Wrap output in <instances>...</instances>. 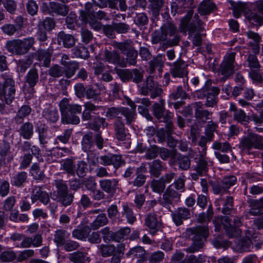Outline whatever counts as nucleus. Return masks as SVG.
<instances>
[{
  "instance_id": "nucleus-1",
  "label": "nucleus",
  "mask_w": 263,
  "mask_h": 263,
  "mask_svg": "<svg viewBox=\"0 0 263 263\" xmlns=\"http://www.w3.org/2000/svg\"><path fill=\"white\" fill-rule=\"evenodd\" d=\"M84 110L82 112V119L83 121H88L91 128L97 131L94 133L90 132L85 134L82 138V149L85 153L92 152L96 150V147L101 150L103 148L104 139L102 136L101 132L99 131L101 126L104 125L105 119L101 118L99 112L96 111L104 109L102 106L95 105L91 102L85 103Z\"/></svg>"
},
{
  "instance_id": "nucleus-2",
  "label": "nucleus",
  "mask_w": 263,
  "mask_h": 263,
  "mask_svg": "<svg viewBox=\"0 0 263 263\" xmlns=\"http://www.w3.org/2000/svg\"><path fill=\"white\" fill-rule=\"evenodd\" d=\"M193 12L189 11L181 20L179 29L181 33L186 34L188 32L189 37L192 41L194 46L199 47L201 45L202 39L201 32L203 30V22L198 14H195L193 18Z\"/></svg>"
},
{
  "instance_id": "nucleus-3",
  "label": "nucleus",
  "mask_w": 263,
  "mask_h": 263,
  "mask_svg": "<svg viewBox=\"0 0 263 263\" xmlns=\"http://www.w3.org/2000/svg\"><path fill=\"white\" fill-rule=\"evenodd\" d=\"M68 101L61 100L59 103L61 122L64 124H78L80 120L77 114L81 112L82 107L77 104H70Z\"/></svg>"
},
{
  "instance_id": "nucleus-4",
  "label": "nucleus",
  "mask_w": 263,
  "mask_h": 263,
  "mask_svg": "<svg viewBox=\"0 0 263 263\" xmlns=\"http://www.w3.org/2000/svg\"><path fill=\"white\" fill-rule=\"evenodd\" d=\"M241 153L249 155L252 148L263 150V137L256 133H249L242 137L239 145Z\"/></svg>"
},
{
  "instance_id": "nucleus-5",
  "label": "nucleus",
  "mask_w": 263,
  "mask_h": 263,
  "mask_svg": "<svg viewBox=\"0 0 263 263\" xmlns=\"http://www.w3.org/2000/svg\"><path fill=\"white\" fill-rule=\"evenodd\" d=\"M125 245L119 243L115 246L112 244H101L100 251L103 257L112 256L110 263H120L124 254Z\"/></svg>"
},
{
  "instance_id": "nucleus-6",
  "label": "nucleus",
  "mask_w": 263,
  "mask_h": 263,
  "mask_svg": "<svg viewBox=\"0 0 263 263\" xmlns=\"http://www.w3.org/2000/svg\"><path fill=\"white\" fill-rule=\"evenodd\" d=\"M53 185L57 189V198L63 206L66 207L73 202L74 194L69 193L67 183L62 179H55Z\"/></svg>"
},
{
  "instance_id": "nucleus-7",
  "label": "nucleus",
  "mask_w": 263,
  "mask_h": 263,
  "mask_svg": "<svg viewBox=\"0 0 263 263\" xmlns=\"http://www.w3.org/2000/svg\"><path fill=\"white\" fill-rule=\"evenodd\" d=\"M161 28L166 34V37H168L167 46L173 47L178 45L181 40V37L178 33L177 26L173 23L167 22L164 24Z\"/></svg>"
},
{
  "instance_id": "nucleus-8",
  "label": "nucleus",
  "mask_w": 263,
  "mask_h": 263,
  "mask_svg": "<svg viewBox=\"0 0 263 263\" xmlns=\"http://www.w3.org/2000/svg\"><path fill=\"white\" fill-rule=\"evenodd\" d=\"M173 185H169L163 194L162 200L159 203L163 207L171 211V205L174 206L180 201L181 194L172 188Z\"/></svg>"
},
{
  "instance_id": "nucleus-9",
  "label": "nucleus",
  "mask_w": 263,
  "mask_h": 263,
  "mask_svg": "<svg viewBox=\"0 0 263 263\" xmlns=\"http://www.w3.org/2000/svg\"><path fill=\"white\" fill-rule=\"evenodd\" d=\"M5 80L3 84H0V99H14L15 88V82L13 79L6 74L2 75Z\"/></svg>"
},
{
  "instance_id": "nucleus-10",
  "label": "nucleus",
  "mask_w": 263,
  "mask_h": 263,
  "mask_svg": "<svg viewBox=\"0 0 263 263\" xmlns=\"http://www.w3.org/2000/svg\"><path fill=\"white\" fill-rule=\"evenodd\" d=\"M236 53L231 52L227 53L220 66V72L226 79L229 78L234 72L236 65L235 62Z\"/></svg>"
},
{
  "instance_id": "nucleus-11",
  "label": "nucleus",
  "mask_w": 263,
  "mask_h": 263,
  "mask_svg": "<svg viewBox=\"0 0 263 263\" xmlns=\"http://www.w3.org/2000/svg\"><path fill=\"white\" fill-rule=\"evenodd\" d=\"M141 93L144 96L148 95L151 92V97L152 98L157 97H163V91L160 86L156 84L152 77L147 78L145 85L141 88Z\"/></svg>"
},
{
  "instance_id": "nucleus-12",
  "label": "nucleus",
  "mask_w": 263,
  "mask_h": 263,
  "mask_svg": "<svg viewBox=\"0 0 263 263\" xmlns=\"http://www.w3.org/2000/svg\"><path fill=\"white\" fill-rule=\"evenodd\" d=\"M144 224L148 228L150 234L155 235L162 228V222L156 213L151 212L146 215Z\"/></svg>"
},
{
  "instance_id": "nucleus-13",
  "label": "nucleus",
  "mask_w": 263,
  "mask_h": 263,
  "mask_svg": "<svg viewBox=\"0 0 263 263\" xmlns=\"http://www.w3.org/2000/svg\"><path fill=\"white\" fill-rule=\"evenodd\" d=\"M211 84L206 82L204 87L201 89L196 91L194 93V97L197 99H212L216 98L220 93V89L218 87H210Z\"/></svg>"
},
{
  "instance_id": "nucleus-14",
  "label": "nucleus",
  "mask_w": 263,
  "mask_h": 263,
  "mask_svg": "<svg viewBox=\"0 0 263 263\" xmlns=\"http://www.w3.org/2000/svg\"><path fill=\"white\" fill-rule=\"evenodd\" d=\"M10 143L6 140L0 142V170L6 165V161L10 162L13 159Z\"/></svg>"
},
{
  "instance_id": "nucleus-15",
  "label": "nucleus",
  "mask_w": 263,
  "mask_h": 263,
  "mask_svg": "<svg viewBox=\"0 0 263 263\" xmlns=\"http://www.w3.org/2000/svg\"><path fill=\"white\" fill-rule=\"evenodd\" d=\"M146 173H147V167L143 163L139 167L136 168V177L133 181L129 182V184L137 189L143 186L147 179V176L145 175Z\"/></svg>"
},
{
  "instance_id": "nucleus-16",
  "label": "nucleus",
  "mask_w": 263,
  "mask_h": 263,
  "mask_svg": "<svg viewBox=\"0 0 263 263\" xmlns=\"http://www.w3.org/2000/svg\"><path fill=\"white\" fill-rule=\"evenodd\" d=\"M32 202L35 203L39 201L44 205H47L50 201V196L48 193L42 190V187L39 185H35L31 194Z\"/></svg>"
},
{
  "instance_id": "nucleus-17",
  "label": "nucleus",
  "mask_w": 263,
  "mask_h": 263,
  "mask_svg": "<svg viewBox=\"0 0 263 263\" xmlns=\"http://www.w3.org/2000/svg\"><path fill=\"white\" fill-rule=\"evenodd\" d=\"M148 252L143 247L138 246L130 249L126 253L128 257H134L137 258V263H146L148 260Z\"/></svg>"
},
{
  "instance_id": "nucleus-18",
  "label": "nucleus",
  "mask_w": 263,
  "mask_h": 263,
  "mask_svg": "<svg viewBox=\"0 0 263 263\" xmlns=\"http://www.w3.org/2000/svg\"><path fill=\"white\" fill-rule=\"evenodd\" d=\"M173 222L176 226H180L183 222L191 218L190 210L186 208H178L172 213Z\"/></svg>"
},
{
  "instance_id": "nucleus-19",
  "label": "nucleus",
  "mask_w": 263,
  "mask_h": 263,
  "mask_svg": "<svg viewBox=\"0 0 263 263\" xmlns=\"http://www.w3.org/2000/svg\"><path fill=\"white\" fill-rule=\"evenodd\" d=\"M99 184L103 191L114 195L118 189L119 180L117 178L101 179L99 181Z\"/></svg>"
},
{
  "instance_id": "nucleus-20",
  "label": "nucleus",
  "mask_w": 263,
  "mask_h": 263,
  "mask_svg": "<svg viewBox=\"0 0 263 263\" xmlns=\"http://www.w3.org/2000/svg\"><path fill=\"white\" fill-rule=\"evenodd\" d=\"M28 174L25 171L14 173L10 177V183L13 186L22 188L28 182Z\"/></svg>"
},
{
  "instance_id": "nucleus-21",
  "label": "nucleus",
  "mask_w": 263,
  "mask_h": 263,
  "mask_svg": "<svg viewBox=\"0 0 263 263\" xmlns=\"http://www.w3.org/2000/svg\"><path fill=\"white\" fill-rule=\"evenodd\" d=\"M68 6L56 2H50L48 6L49 13L63 16H66L69 12Z\"/></svg>"
},
{
  "instance_id": "nucleus-22",
  "label": "nucleus",
  "mask_w": 263,
  "mask_h": 263,
  "mask_svg": "<svg viewBox=\"0 0 263 263\" xmlns=\"http://www.w3.org/2000/svg\"><path fill=\"white\" fill-rule=\"evenodd\" d=\"M174 129V127L173 122L166 124L164 127L158 129L156 132V137L158 138V142L160 143L164 142L169 135H173Z\"/></svg>"
},
{
  "instance_id": "nucleus-23",
  "label": "nucleus",
  "mask_w": 263,
  "mask_h": 263,
  "mask_svg": "<svg viewBox=\"0 0 263 263\" xmlns=\"http://www.w3.org/2000/svg\"><path fill=\"white\" fill-rule=\"evenodd\" d=\"M17 132L21 137L25 140H29L33 136L34 126L31 122L27 121L21 125Z\"/></svg>"
},
{
  "instance_id": "nucleus-24",
  "label": "nucleus",
  "mask_w": 263,
  "mask_h": 263,
  "mask_svg": "<svg viewBox=\"0 0 263 263\" xmlns=\"http://www.w3.org/2000/svg\"><path fill=\"white\" fill-rule=\"evenodd\" d=\"M149 173L151 176L154 178H159L162 172L164 170L165 164L159 159H156L152 162L148 163Z\"/></svg>"
},
{
  "instance_id": "nucleus-25",
  "label": "nucleus",
  "mask_w": 263,
  "mask_h": 263,
  "mask_svg": "<svg viewBox=\"0 0 263 263\" xmlns=\"http://www.w3.org/2000/svg\"><path fill=\"white\" fill-rule=\"evenodd\" d=\"M247 202L251 208L250 215L257 216L263 214V197L259 200L249 199Z\"/></svg>"
},
{
  "instance_id": "nucleus-26",
  "label": "nucleus",
  "mask_w": 263,
  "mask_h": 263,
  "mask_svg": "<svg viewBox=\"0 0 263 263\" xmlns=\"http://www.w3.org/2000/svg\"><path fill=\"white\" fill-rule=\"evenodd\" d=\"M114 131L116 138L119 141H124L126 139L127 134L125 131V125L122 118H118L114 122Z\"/></svg>"
},
{
  "instance_id": "nucleus-27",
  "label": "nucleus",
  "mask_w": 263,
  "mask_h": 263,
  "mask_svg": "<svg viewBox=\"0 0 263 263\" xmlns=\"http://www.w3.org/2000/svg\"><path fill=\"white\" fill-rule=\"evenodd\" d=\"M199 104H201L200 102L196 103L197 108H196L195 111V117L196 118L197 122L201 125L202 126L206 123L207 120L211 119L210 116L212 115V112H210L208 110H201L199 108H201V106H198Z\"/></svg>"
},
{
  "instance_id": "nucleus-28",
  "label": "nucleus",
  "mask_w": 263,
  "mask_h": 263,
  "mask_svg": "<svg viewBox=\"0 0 263 263\" xmlns=\"http://www.w3.org/2000/svg\"><path fill=\"white\" fill-rule=\"evenodd\" d=\"M57 40L59 45H63L65 48L72 47L76 41L73 35L66 34L64 31H61L58 33Z\"/></svg>"
},
{
  "instance_id": "nucleus-29",
  "label": "nucleus",
  "mask_w": 263,
  "mask_h": 263,
  "mask_svg": "<svg viewBox=\"0 0 263 263\" xmlns=\"http://www.w3.org/2000/svg\"><path fill=\"white\" fill-rule=\"evenodd\" d=\"M171 73L174 78H182L187 74L184 62L181 59L174 63Z\"/></svg>"
},
{
  "instance_id": "nucleus-30",
  "label": "nucleus",
  "mask_w": 263,
  "mask_h": 263,
  "mask_svg": "<svg viewBox=\"0 0 263 263\" xmlns=\"http://www.w3.org/2000/svg\"><path fill=\"white\" fill-rule=\"evenodd\" d=\"M21 39L8 41L6 44V48L12 54L23 55L24 54L21 46Z\"/></svg>"
},
{
  "instance_id": "nucleus-31",
  "label": "nucleus",
  "mask_w": 263,
  "mask_h": 263,
  "mask_svg": "<svg viewBox=\"0 0 263 263\" xmlns=\"http://www.w3.org/2000/svg\"><path fill=\"white\" fill-rule=\"evenodd\" d=\"M29 174L37 182L43 181L46 177L44 171L41 170L40 164L37 162L32 164L29 169Z\"/></svg>"
},
{
  "instance_id": "nucleus-32",
  "label": "nucleus",
  "mask_w": 263,
  "mask_h": 263,
  "mask_svg": "<svg viewBox=\"0 0 263 263\" xmlns=\"http://www.w3.org/2000/svg\"><path fill=\"white\" fill-rule=\"evenodd\" d=\"M151 109L154 116L158 120H161L165 112V100H159V102H154Z\"/></svg>"
},
{
  "instance_id": "nucleus-33",
  "label": "nucleus",
  "mask_w": 263,
  "mask_h": 263,
  "mask_svg": "<svg viewBox=\"0 0 263 263\" xmlns=\"http://www.w3.org/2000/svg\"><path fill=\"white\" fill-rule=\"evenodd\" d=\"M217 7L213 0H203L200 4L199 12L202 15H208L216 10Z\"/></svg>"
},
{
  "instance_id": "nucleus-34",
  "label": "nucleus",
  "mask_w": 263,
  "mask_h": 263,
  "mask_svg": "<svg viewBox=\"0 0 263 263\" xmlns=\"http://www.w3.org/2000/svg\"><path fill=\"white\" fill-rule=\"evenodd\" d=\"M80 17L81 18L83 24H86L88 19L93 20L96 18V11L91 3L86 4L85 10L81 11Z\"/></svg>"
},
{
  "instance_id": "nucleus-35",
  "label": "nucleus",
  "mask_w": 263,
  "mask_h": 263,
  "mask_svg": "<svg viewBox=\"0 0 263 263\" xmlns=\"http://www.w3.org/2000/svg\"><path fill=\"white\" fill-rule=\"evenodd\" d=\"M164 56L158 54L152 60L149 62V73H154L156 69H158L159 73L162 71V68L164 66Z\"/></svg>"
},
{
  "instance_id": "nucleus-36",
  "label": "nucleus",
  "mask_w": 263,
  "mask_h": 263,
  "mask_svg": "<svg viewBox=\"0 0 263 263\" xmlns=\"http://www.w3.org/2000/svg\"><path fill=\"white\" fill-rule=\"evenodd\" d=\"M248 39L253 40V42H250L248 44L252 47V50L254 53H258L259 51V44L261 41V37L258 33L252 31H249L246 33Z\"/></svg>"
},
{
  "instance_id": "nucleus-37",
  "label": "nucleus",
  "mask_w": 263,
  "mask_h": 263,
  "mask_svg": "<svg viewBox=\"0 0 263 263\" xmlns=\"http://www.w3.org/2000/svg\"><path fill=\"white\" fill-rule=\"evenodd\" d=\"M214 212L213 205L211 202L208 205V209L206 212H202L200 213L197 218L198 223H204L205 222H211L214 217Z\"/></svg>"
},
{
  "instance_id": "nucleus-38",
  "label": "nucleus",
  "mask_w": 263,
  "mask_h": 263,
  "mask_svg": "<svg viewBox=\"0 0 263 263\" xmlns=\"http://www.w3.org/2000/svg\"><path fill=\"white\" fill-rule=\"evenodd\" d=\"M196 165L194 170L199 176H202L205 174L209 171L207 161L204 159L203 154L200 155V157L196 161Z\"/></svg>"
},
{
  "instance_id": "nucleus-39",
  "label": "nucleus",
  "mask_w": 263,
  "mask_h": 263,
  "mask_svg": "<svg viewBox=\"0 0 263 263\" xmlns=\"http://www.w3.org/2000/svg\"><path fill=\"white\" fill-rule=\"evenodd\" d=\"M70 234L64 229H58L55 232L53 241L58 248L63 246L66 242V239L69 237Z\"/></svg>"
},
{
  "instance_id": "nucleus-40",
  "label": "nucleus",
  "mask_w": 263,
  "mask_h": 263,
  "mask_svg": "<svg viewBox=\"0 0 263 263\" xmlns=\"http://www.w3.org/2000/svg\"><path fill=\"white\" fill-rule=\"evenodd\" d=\"M35 132L38 133L39 139L41 144L45 145L48 143V127L45 123H39L35 125Z\"/></svg>"
},
{
  "instance_id": "nucleus-41",
  "label": "nucleus",
  "mask_w": 263,
  "mask_h": 263,
  "mask_svg": "<svg viewBox=\"0 0 263 263\" xmlns=\"http://www.w3.org/2000/svg\"><path fill=\"white\" fill-rule=\"evenodd\" d=\"M141 105L138 107V112L148 121L153 120V117L149 112V109H151V102L150 100H141Z\"/></svg>"
},
{
  "instance_id": "nucleus-42",
  "label": "nucleus",
  "mask_w": 263,
  "mask_h": 263,
  "mask_svg": "<svg viewBox=\"0 0 263 263\" xmlns=\"http://www.w3.org/2000/svg\"><path fill=\"white\" fill-rule=\"evenodd\" d=\"M91 228L88 226H85L80 229H74L72 231V236L79 240H85L91 232Z\"/></svg>"
},
{
  "instance_id": "nucleus-43",
  "label": "nucleus",
  "mask_w": 263,
  "mask_h": 263,
  "mask_svg": "<svg viewBox=\"0 0 263 263\" xmlns=\"http://www.w3.org/2000/svg\"><path fill=\"white\" fill-rule=\"evenodd\" d=\"M234 198L232 196H228L223 200L221 212L224 215H230L234 213Z\"/></svg>"
},
{
  "instance_id": "nucleus-44",
  "label": "nucleus",
  "mask_w": 263,
  "mask_h": 263,
  "mask_svg": "<svg viewBox=\"0 0 263 263\" xmlns=\"http://www.w3.org/2000/svg\"><path fill=\"white\" fill-rule=\"evenodd\" d=\"M122 216H125L128 223L133 224L137 220V218L132 208L127 202H123L122 203Z\"/></svg>"
},
{
  "instance_id": "nucleus-45",
  "label": "nucleus",
  "mask_w": 263,
  "mask_h": 263,
  "mask_svg": "<svg viewBox=\"0 0 263 263\" xmlns=\"http://www.w3.org/2000/svg\"><path fill=\"white\" fill-rule=\"evenodd\" d=\"M206 239L196 235L193 237V244L186 249L188 253H192L199 251L204 245V241Z\"/></svg>"
},
{
  "instance_id": "nucleus-46",
  "label": "nucleus",
  "mask_w": 263,
  "mask_h": 263,
  "mask_svg": "<svg viewBox=\"0 0 263 263\" xmlns=\"http://www.w3.org/2000/svg\"><path fill=\"white\" fill-rule=\"evenodd\" d=\"M39 81V74L36 68L30 69L26 76V82L29 84L32 90Z\"/></svg>"
},
{
  "instance_id": "nucleus-47",
  "label": "nucleus",
  "mask_w": 263,
  "mask_h": 263,
  "mask_svg": "<svg viewBox=\"0 0 263 263\" xmlns=\"http://www.w3.org/2000/svg\"><path fill=\"white\" fill-rule=\"evenodd\" d=\"M191 231L192 234L207 239L209 236V228L208 226V222L206 225L204 226H198L191 229Z\"/></svg>"
},
{
  "instance_id": "nucleus-48",
  "label": "nucleus",
  "mask_w": 263,
  "mask_h": 263,
  "mask_svg": "<svg viewBox=\"0 0 263 263\" xmlns=\"http://www.w3.org/2000/svg\"><path fill=\"white\" fill-rule=\"evenodd\" d=\"M222 227L230 238L235 236V228L233 227L231 218L227 215L222 216Z\"/></svg>"
},
{
  "instance_id": "nucleus-49",
  "label": "nucleus",
  "mask_w": 263,
  "mask_h": 263,
  "mask_svg": "<svg viewBox=\"0 0 263 263\" xmlns=\"http://www.w3.org/2000/svg\"><path fill=\"white\" fill-rule=\"evenodd\" d=\"M86 253L77 251L70 254L69 259L73 263H86L89 262V257H87Z\"/></svg>"
},
{
  "instance_id": "nucleus-50",
  "label": "nucleus",
  "mask_w": 263,
  "mask_h": 263,
  "mask_svg": "<svg viewBox=\"0 0 263 263\" xmlns=\"http://www.w3.org/2000/svg\"><path fill=\"white\" fill-rule=\"evenodd\" d=\"M150 4L148 8L152 11L153 15L157 17L159 15L161 9L164 6V0H148Z\"/></svg>"
},
{
  "instance_id": "nucleus-51",
  "label": "nucleus",
  "mask_w": 263,
  "mask_h": 263,
  "mask_svg": "<svg viewBox=\"0 0 263 263\" xmlns=\"http://www.w3.org/2000/svg\"><path fill=\"white\" fill-rule=\"evenodd\" d=\"M108 222V219L104 213L99 214L95 220L90 223V228L91 229L96 230H98L100 227H103Z\"/></svg>"
},
{
  "instance_id": "nucleus-52",
  "label": "nucleus",
  "mask_w": 263,
  "mask_h": 263,
  "mask_svg": "<svg viewBox=\"0 0 263 263\" xmlns=\"http://www.w3.org/2000/svg\"><path fill=\"white\" fill-rule=\"evenodd\" d=\"M131 232L129 227H123L119 230L115 231V242H120L127 239Z\"/></svg>"
},
{
  "instance_id": "nucleus-53",
  "label": "nucleus",
  "mask_w": 263,
  "mask_h": 263,
  "mask_svg": "<svg viewBox=\"0 0 263 263\" xmlns=\"http://www.w3.org/2000/svg\"><path fill=\"white\" fill-rule=\"evenodd\" d=\"M249 10L248 4L241 2H237L233 8V14L236 18L241 16L242 13H246Z\"/></svg>"
},
{
  "instance_id": "nucleus-54",
  "label": "nucleus",
  "mask_w": 263,
  "mask_h": 263,
  "mask_svg": "<svg viewBox=\"0 0 263 263\" xmlns=\"http://www.w3.org/2000/svg\"><path fill=\"white\" fill-rule=\"evenodd\" d=\"M64 66L65 67V69L64 70L65 76L67 78H71L74 76L76 70L79 69V64L76 61H71Z\"/></svg>"
},
{
  "instance_id": "nucleus-55",
  "label": "nucleus",
  "mask_w": 263,
  "mask_h": 263,
  "mask_svg": "<svg viewBox=\"0 0 263 263\" xmlns=\"http://www.w3.org/2000/svg\"><path fill=\"white\" fill-rule=\"evenodd\" d=\"M37 59L40 61H43V65L48 67L51 61V54L49 50L39 49L37 51Z\"/></svg>"
},
{
  "instance_id": "nucleus-56",
  "label": "nucleus",
  "mask_w": 263,
  "mask_h": 263,
  "mask_svg": "<svg viewBox=\"0 0 263 263\" xmlns=\"http://www.w3.org/2000/svg\"><path fill=\"white\" fill-rule=\"evenodd\" d=\"M102 234V238L106 243L115 242V231L110 230L109 227L102 229L100 232Z\"/></svg>"
},
{
  "instance_id": "nucleus-57",
  "label": "nucleus",
  "mask_w": 263,
  "mask_h": 263,
  "mask_svg": "<svg viewBox=\"0 0 263 263\" xmlns=\"http://www.w3.org/2000/svg\"><path fill=\"white\" fill-rule=\"evenodd\" d=\"M120 114L125 117L127 125H130L135 120V111L128 107H121Z\"/></svg>"
},
{
  "instance_id": "nucleus-58",
  "label": "nucleus",
  "mask_w": 263,
  "mask_h": 263,
  "mask_svg": "<svg viewBox=\"0 0 263 263\" xmlns=\"http://www.w3.org/2000/svg\"><path fill=\"white\" fill-rule=\"evenodd\" d=\"M161 31L155 32L152 36V42L153 44H158L161 41H164L165 43L163 44V46H165V48L167 47V40L168 37H166V34H165L162 28H160Z\"/></svg>"
},
{
  "instance_id": "nucleus-59",
  "label": "nucleus",
  "mask_w": 263,
  "mask_h": 263,
  "mask_svg": "<svg viewBox=\"0 0 263 263\" xmlns=\"http://www.w3.org/2000/svg\"><path fill=\"white\" fill-rule=\"evenodd\" d=\"M105 60L109 63L117 65L120 62V56L115 50L112 51L106 50L105 51Z\"/></svg>"
},
{
  "instance_id": "nucleus-60",
  "label": "nucleus",
  "mask_w": 263,
  "mask_h": 263,
  "mask_svg": "<svg viewBox=\"0 0 263 263\" xmlns=\"http://www.w3.org/2000/svg\"><path fill=\"white\" fill-rule=\"evenodd\" d=\"M213 245L217 249L227 248L229 241L224 239L223 234H218L212 240Z\"/></svg>"
},
{
  "instance_id": "nucleus-61",
  "label": "nucleus",
  "mask_w": 263,
  "mask_h": 263,
  "mask_svg": "<svg viewBox=\"0 0 263 263\" xmlns=\"http://www.w3.org/2000/svg\"><path fill=\"white\" fill-rule=\"evenodd\" d=\"M63 170L69 175L74 176L76 175V164L72 159H66L62 164Z\"/></svg>"
},
{
  "instance_id": "nucleus-62",
  "label": "nucleus",
  "mask_w": 263,
  "mask_h": 263,
  "mask_svg": "<svg viewBox=\"0 0 263 263\" xmlns=\"http://www.w3.org/2000/svg\"><path fill=\"white\" fill-rule=\"evenodd\" d=\"M165 186L163 179L161 177L158 180L154 179L151 182V187L155 193L161 194L164 192Z\"/></svg>"
},
{
  "instance_id": "nucleus-63",
  "label": "nucleus",
  "mask_w": 263,
  "mask_h": 263,
  "mask_svg": "<svg viewBox=\"0 0 263 263\" xmlns=\"http://www.w3.org/2000/svg\"><path fill=\"white\" fill-rule=\"evenodd\" d=\"M87 166L88 164L85 161H78L76 166V174L80 178L84 177L88 171Z\"/></svg>"
},
{
  "instance_id": "nucleus-64",
  "label": "nucleus",
  "mask_w": 263,
  "mask_h": 263,
  "mask_svg": "<svg viewBox=\"0 0 263 263\" xmlns=\"http://www.w3.org/2000/svg\"><path fill=\"white\" fill-rule=\"evenodd\" d=\"M164 258V254L161 251H157L152 253H148V260L149 263H160Z\"/></svg>"
}]
</instances>
